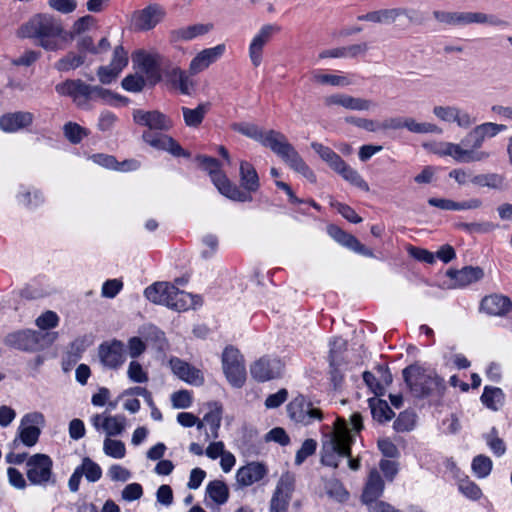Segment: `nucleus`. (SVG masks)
<instances>
[{"label":"nucleus","instance_id":"obj_6","mask_svg":"<svg viewBox=\"0 0 512 512\" xmlns=\"http://www.w3.org/2000/svg\"><path fill=\"white\" fill-rule=\"evenodd\" d=\"M196 160L199 166L209 173L213 184L223 196L238 202L252 201L251 195L243 192L220 170V164L216 158L199 155Z\"/></svg>","mask_w":512,"mask_h":512},{"label":"nucleus","instance_id":"obj_22","mask_svg":"<svg viewBox=\"0 0 512 512\" xmlns=\"http://www.w3.org/2000/svg\"><path fill=\"white\" fill-rule=\"evenodd\" d=\"M133 118L135 122L140 125L147 126L151 130L154 129L168 131L173 126L172 120L157 110L148 112L143 110H135L133 113Z\"/></svg>","mask_w":512,"mask_h":512},{"label":"nucleus","instance_id":"obj_20","mask_svg":"<svg viewBox=\"0 0 512 512\" xmlns=\"http://www.w3.org/2000/svg\"><path fill=\"white\" fill-rule=\"evenodd\" d=\"M91 423L96 430H103L107 437L122 434L126 427L124 415H108L106 413L95 414L91 417Z\"/></svg>","mask_w":512,"mask_h":512},{"label":"nucleus","instance_id":"obj_52","mask_svg":"<svg viewBox=\"0 0 512 512\" xmlns=\"http://www.w3.org/2000/svg\"><path fill=\"white\" fill-rule=\"evenodd\" d=\"M147 79L144 76L138 74H129L122 80V87L129 92H140Z\"/></svg>","mask_w":512,"mask_h":512},{"label":"nucleus","instance_id":"obj_41","mask_svg":"<svg viewBox=\"0 0 512 512\" xmlns=\"http://www.w3.org/2000/svg\"><path fill=\"white\" fill-rule=\"evenodd\" d=\"M504 393L500 388L486 386L481 400L483 404L494 411H497L504 403Z\"/></svg>","mask_w":512,"mask_h":512},{"label":"nucleus","instance_id":"obj_31","mask_svg":"<svg viewBox=\"0 0 512 512\" xmlns=\"http://www.w3.org/2000/svg\"><path fill=\"white\" fill-rule=\"evenodd\" d=\"M481 309L490 315H504L512 309V302L506 296L494 294L482 299Z\"/></svg>","mask_w":512,"mask_h":512},{"label":"nucleus","instance_id":"obj_15","mask_svg":"<svg viewBox=\"0 0 512 512\" xmlns=\"http://www.w3.org/2000/svg\"><path fill=\"white\" fill-rule=\"evenodd\" d=\"M58 94L69 96L80 108H85L90 101V85L81 79H68L55 86Z\"/></svg>","mask_w":512,"mask_h":512},{"label":"nucleus","instance_id":"obj_33","mask_svg":"<svg viewBox=\"0 0 512 512\" xmlns=\"http://www.w3.org/2000/svg\"><path fill=\"white\" fill-rule=\"evenodd\" d=\"M138 333L144 339L145 343L150 344L153 348L158 351H164L167 347V340L165 333L153 324L142 325Z\"/></svg>","mask_w":512,"mask_h":512},{"label":"nucleus","instance_id":"obj_5","mask_svg":"<svg viewBox=\"0 0 512 512\" xmlns=\"http://www.w3.org/2000/svg\"><path fill=\"white\" fill-rule=\"evenodd\" d=\"M144 295L149 301L165 305L176 311H187L192 302L190 293L179 290L174 284L168 282H156L148 286Z\"/></svg>","mask_w":512,"mask_h":512},{"label":"nucleus","instance_id":"obj_48","mask_svg":"<svg viewBox=\"0 0 512 512\" xmlns=\"http://www.w3.org/2000/svg\"><path fill=\"white\" fill-rule=\"evenodd\" d=\"M326 493L339 502H344L348 499L349 493L343 485L336 479H332L325 484Z\"/></svg>","mask_w":512,"mask_h":512},{"label":"nucleus","instance_id":"obj_7","mask_svg":"<svg viewBox=\"0 0 512 512\" xmlns=\"http://www.w3.org/2000/svg\"><path fill=\"white\" fill-rule=\"evenodd\" d=\"M57 337L56 333L34 330H22L9 333L4 343L14 349L23 351H39L51 345Z\"/></svg>","mask_w":512,"mask_h":512},{"label":"nucleus","instance_id":"obj_2","mask_svg":"<svg viewBox=\"0 0 512 512\" xmlns=\"http://www.w3.org/2000/svg\"><path fill=\"white\" fill-rule=\"evenodd\" d=\"M402 375L410 393L416 398L441 395L445 390V382L441 377L417 364L407 366L403 369Z\"/></svg>","mask_w":512,"mask_h":512},{"label":"nucleus","instance_id":"obj_29","mask_svg":"<svg viewBox=\"0 0 512 512\" xmlns=\"http://www.w3.org/2000/svg\"><path fill=\"white\" fill-rule=\"evenodd\" d=\"M165 16V10L158 4H151L144 8L137 17V26L142 30L154 28Z\"/></svg>","mask_w":512,"mask_h":512},{"label":"nucleus","instance_id":"obj_16","mask_svg":"<svg viewBox=\"0 0 512 512\" xmlns=\"http://www.w3.org/2000/svg\"><path fill=\"white\" fill-rule=\"evenodd\" d=\"M207 406L209 410L204 414L202 420L194 416V425H197L199 433H204L206 440L218 437L222 413L221 406L216 402L209 403Z\"/></svg>","mask_w":512,"mask_h":512},{"label":"nucleus","instance_id":"obj_35","mask_svg":"<svg viewBox=\"0 0 512 512\" xmlns=\"http://www.w3.org/2000/svg\"><path fill=\"white\" fill-rule=\"evenodd\" d=\"M472 23L490 24L492 26H507L508 22L495 15H488L481 12H461V25Z\"/></svg>","mask_w":512,"mask_h":512},{"label":"nucleus","instance_id":"obj_9","mask_svg":"<svg viewBox=\"0 0 512 512\" xmlns=\"http://www.w3.org/2000/svg\"><path fill=\"white\" fill-rule=\"evenodd\" d=\"M286 409L292 421L304 426L311 425L315 421L321 422L324 418L322 410L302 394L290 401Z\"/></svg>","mask_w":512,"mask_h":512},{"label":"nucleus","instance_id":"obj_17","mask_svg":"<svg viewBox=\"0 0 512 512\" xmlns=\"http://www.w3.org/2000/svg\"><path fill=\"white\" fill-rule=\"evenodd\" d=\"M438 153L444 156H451L459 163L479 162L490 156L488 152L477 151V149L472 147L470 149H463L460 144L454 143H443Z\"/></svg>","mask_w":512,"mask_h":512},{"label":"nucleus","instance_id":"obj_61","mask_svg":"<svg viewBox=\"0 0 512 512\" xmlns=\"http://www.w3.org/2000/svg\"><path fill=\"white\" fill-rule=\"evenodd\" d=\"M312 78L317 83L330 84L333 86H345L349 83L346 77L331 74L314 73Z\"/></svg>","mask_w":512,"mask_h":512},{"label":"nucleus","instance_id":"obj_18","mask_svg":"<svg viewBox=\"0 0 512 512\" xmlns=\"http://www.w3.org/2000/svg\"><path fill=\"white\" fill-rule=\"evenodd\" d=\"M282 363L277 358L262 357L250 367L251 376L258 382L278 378L282 372Z\"/></svg>","mask_w":512,"mask_h":512},{"label":"nucleus","instance_id":"obj_60","mask_svg":"<svg viewBox=\"0 0 512 512\" xmlns=\"http://www.w3.org/2000/svg\"><path fill=\"white\" fill-rule=\"evenodd\" d=\"M94 18L90 15H86L78 19L72 26L71 37L75 38L84 34L92 27Z\"/></svg>","mask_w":512,"mask_h":512},{"label":"nucleus","instance_id":"obj_28","mask_svg":"<svg viewBox=\"0 0 512 512\" xmlns=\"http://www.w3.org/2000/svg\"><path fill=\"white\" fill-rule=\"evenodd\" d=\"M226 51L225 44H218L212 48H206L197 53L194 56V74L200 72L213 63H215L218 59H220Z\"/></svg>","mask_w":512,"mask_h":512},{"label":"nucleus","instance_id":"obj_38","mask_svg":"<svg viewBox=\"0 0 512 512\" xmlns=\"http://www.w3.org/2000/svg\"><path fill=\"white\" fill-rule=\"evenodd\" d=\"M398 11L397 8L391 9H381L377 11H372L364 15L358 16V20L360 21H370L374 23H385L390 24L394 23L398 19Z\"/></svg>","mask_w":512,"mask_h":512},{"label":"nucleus","instance_id":"obj_55","mask_svg":"<svg viewBox=\"0 0 512 512\" xmlns=\"http://www.w3.org/2000/svg\"><path fill=\"white\" fill-rule=\"evenodd\" d=\"M170 366L175 375H177L180 379L185 380L190 383L191 371L188 363L178 359L172 358L170 360Z\"/></svg>","mask_w":512,"mask_h":512},{"label":"nucleus","instance_id":"obj_51","mask_svg":"<svg viewBox=\"0 0 512 512\" xmlns=\"http://www.w3.org/2000/svg\"><path fill=\"white\" fill-rule=\"evenodd\" d=\"M472 469L478 477L484 478L491 472L492 461L487 456L478 455L473 459Z\"/></svg>","mask_w":512,"mask_h":512},{"label":"nucleus","instance_id":"obj_23","mask_svg":"<svg viewBox=\"0 0 512 512\" xmlns=\"http://www.w3.org/2000/svg\"><path fill=\"white\" fill-rule=\"evenodd\" d=\"M34 115L27 111L7 113L0 117V129L4 132H16L32 124Z\"/></svg>","mask_w":512,"mask_h":512},{"label":"nucleus","instance_id":"obj_42","mask_svg":"<svg viewBox=\"0 0 512 512\" xmlns=\"http://www.w3.org/2000/svg\"><path fill=\"white\" fill-rule=\"evenodd\" d=\"M311 147L320 156V158L323 161H325L330 166V168L333 169L334 171L344 161L331 148L324 146L321 143L313 142V143H311Z\"/></svg>","mask_w":512,"mask_h":512},{"label":"nucleus","instance_id":"obj_43","mask_svg":"<svg viewBox=\"0 0 512 512\" xmlns=\"http://www.w3.org/2000/svg\"><path fill=\"white\" fill-rule=\"evenodd\" d=\"M85 59L86 56L81 52L79 54L69 52L56 62L55 68L60 72L74 70L82 66L85 63Z\"/></svg>","mask_w":512,"mask_h":512},{"label":"nucleus","instance_id":"obj_30","mask_svg":"<svg viewBox=\"0 0 512 512\" xmlns=\"http://www.w3.org/2000/svg\"><path fill=\"white\" fill-rule=\"evenodd\" d=\"M446 275L458 286H466L483 278L484 272L480 267L466 266L461 270L449 269Z\"/></svg>","mask_w":512,"mask_h":512},{"label":"nucleus","instance_id":"obj_34","mask_svg":"<svg viewBox=\"0 0 512 512\" xmlns=\"http://www.w3.org/2000/svg\"><path fill=\"white\" fill-rule=\"evenodd\" d=\"M240 184L244 188V192L250 195L251 192H256L260 187L259 177L254 166L247 162L241 161L240 163Z\"/></svg>","mask_w":512,"mask_h":512},{"label":"nucleus","instance_id":"obj_57","mask_svg":"<svg viewBox=\"0 0 512 512\" xmlns=\"http://www.w3.org/2000/svg\"><path fill=\"white\" fill-rule=\"evenodd\" d=\"M128 64V55L122 46H117L114 49L113 57L110 62V66L114 68V70L118 73L127 66Z\"/></svg>","mask_w":512,"mask_h":512},{"label":"nucleus","instance_id":"obj_64","mask_svg":"<svg viewBox=\"0 0 512 512\" xmlns=\"http://www.w3.org/2000/svg\"><path fill=\"white\" fill-rule=\"evenodd\" d=\"M129 356L133 359L141 356L146 350V343L141 337H131L127 342Z\"/></svg>","mask_w":512,"mask_h":512},{"label":"nucleus","instance_id":"obj_27","mask_svg":"<svg viewBox=\"0 0 512 512\" xmlns=\"http://www.w3.org/2000/svg\"><path fill=\"white\" fill-rule=\"evenodd\" d=\"M326 105H340L349 110L366 111L374 104L371 100L352 97L345 94H336L326 98Z\"/></svg>","mask_w":512,"mask_h":512},{"label":"nucleus","instance_id":"obj_50","mask_svg":"<svg viewBox=\"0 0 512 512\" xmlns=\"http://www.w3.org/2000/svg\"><path fill=\"white\" fill-rule=\"evenodd\" d=\"M457 227L468 233L485 234L489 233L497 228V225L492 222H472V223H459Z\"/></svg>","mask_w":512,"mask_h":512},{"label":"nucleus","instance_id":"obj_44","mask_svg":"<svg viewBox=\"0 0 512 512\" xmlns=\"http://www.w3.org/2000/svg\"><path fill=\"white\" fill-rule=\"evenodd\" d=\"M77 468L89 482H96L102 476L101 467L89 457L83 458L81 465L77 466Z\"/></svg>","mask_w":512,"mask_h":512},{"label":"nucleus","instance_id":"obj_8","mask_svg":"<svg viewBox=\"0 0 512 512\" xmlns=\"http://www.w3.org/2000/svg\"><path fill=\"white\" fill-rule=\"evenodd\" d=\"M26 476L31 485L47 487L56 484L53 461L47 454L36 453L26 461Z\"/></svg>","mask_w":512,"mask_h":512},{"label":"nucleus","instance_id":"obj_37","mask_svg":"<svg viewBox=\"0 0 512 512\" xmlns=\"http://www.w3.org/2000/svg\"><path fill=\"white\" fill-rule=\"evenodd\" d=\"M206 496L216 505H223L228 501L229 488L221 480H213L206 487Z\"/></svg>","mask_w":512,"mask_h":512},{"label":"nucleus","instance_id":"obj_54","mask_svg":"<svg viewBox=\"0 0 512 512\" xmlns=\"http://www.w3.org/2000/svg\"><path fill=\"white\" fill-rule=\"evenodd\" d=\"M316 448L317 442L314 439H306L296 453L295 464L301 465L309 456L315 453Z\"/></svg>","mask_w":512,"mask_h":512},{"label":"nucleus","instance_id":"obj_59","mask_svg":"<svg viewBox=\"0 0 512 512\" xmlns=\"http://www.w3.org/2000/svg\"><path fill=\"white\" fill-rule=\"evenodd\" d=\"M433 17L440 23L446 25H461V12H446L435 10Z\"/></svg>","mask_w":512,"mask_h":512},{"label":"nucleus","instance_id":"obj_25","mask_svg":"<svg viewBox=\"0 0 512 512\" xmlns=\"http://www.w3.org/2000/svg\"><path fill=\"white\" fill-rule=\"evenodd\" d=\"M266 474L267 469L264 464L251 462L238 469L236 481L238 485L246 487L262 480Z\"/></svg>","mask_w":512,"mask_h":512},{"label":"nucleus","instance_id":"obj_46","mask_svg":"<svg viewBox=\"0 0 512 512\" xmlns=\"http://www.w3.org/2000/svg\"><path fill=\"white\" fill-rule=\"evenodd\" d=\"M103 451L107 456L115 459H122L126 454L125 444L120 440H114L110 437L104 440Z\"/></svg>","mask_w":512,"mask_h":512},{"label":"nucleus","instance_id":"obj_58","mask_svg":"<svg viewBox=\"0 0 512 512\" xmlns=\"http://www.w3.org/2000/svg\"><path fill=\"white\" fill-rule=\"evenodd\" d=\"M127 374L129 379L135 383H145L148 381L147 373L137 361H131L129 363Z\"/></svg>","mask_w":512,"mask_h":512},{"label":"nucleus","instance_id":"obj_45","mask_svg":"<svg viewBox=\"0 0 512 512\" xmlns=\"http://www.w3.org/2000/svg\"><path fill=\"white\" fill-rule=\"evenodd\" d=\"M218 248V239L213 234H206L202 236L198 243V253L201 258L208 259L215 254Z\"/></svg>","mask_w":512,"mask_h":512},{"label":"nucleus","instance_id":"obj_10","mask_svg":"<svg viewBox=\"0 0 512 512\" xmlns=\"http://www.w3.org/2000/svg\"><path fill=\"white\" fill-rule=\"evenodd\" d=\"M222 365L224 374L229 383L234 387H242L246 380V370L243 357L239 350L233 346H227L222 353Z\"/></svg>","mask_w":512,"mask_h":512},{"label":"nucleus","instance_id":"obj_32","mask_svg":"<svg viewBox=\"0 0 512 512\" xmlns=\"http://www.w3.org/2000/svg\"><path fill=\"white\" fill-rule=\"evenodd\" d=\"M231 128H232V130L259 142L265 148H266V143H267L266 139H269L270 137H272L270 133L276 132V130H274V129L265 131L256 124L244 123V122L233 123L231 125Z\"/></svg>","mask_w":512,"mask_h":512},{"label":"nucleus","instance_id":"obj_40","mask_svg":"<svg viewBox=\"0 0 512 512\" xmlns=\"http://www.w3.org/2000/svg\"><path fill=\"white\" fill-rule=\"evenodd\" d=\"M335 172L340 174L346 181L356 186L357 188L364 191L369 190L367 182L361 177V175L356 170L350 167L345 161H343L341 165H339Z\"/></svg>","mask_w":512,"mask_h":512},{"label":"nucleus","instance_id":"obj_12","mask_svg":"<svg viewBox=\"0 0 512 512\" xmlns=\"http://www.w3.org/2000/svg\"><path fill=\"white\" fill-rule=\"evenodd\" d=\"M295 482L294 474L286 472L281 475L270 501V512H287Z\"/></svg>","mask_w":512,"mask_h":512},{"label":"nucleus","instance_id":"obj_36","mask_svg":"<svg viewBox=\"0 0 512 512\" xmlns=\"http://www.w3.org/2000/svg\"><path fill=\"white\" fill-rule=\"evenodd\" d=\"M470 181L480 187H488L495 190H505L508 185L504 175L497 173L479 174L470 178Z\"/></svg>","mask_w":512,"mask_h":512},{"label":"nucleus","instance_id":"obj_26","mask_svg":"<svg viewBox=\"0 0 512 512\" xmlns=\"http://www.w3.org/2000/svg\"><path fill=\"white\" fill-rule=\"evenodd\" d=\"M383 490L384 481L377 469L373 468L369 472L368 479L362 493V501L370 507L382 495Z\"/></svg>","mask_w":512,"mask_h":512},{"label":"nucleus","instance_id":"obj_63","mask_svg":"<svg viewBox=\"0 0 512 512\" xmlns=\"http://www.w3.org/2000/svg\"><path fill=\"white\" fill-rule=\"evenodd\" d=\"M35 322H36V325L41 330H47V329L54 328V327H56L58 325L59 317L53 311H46L45 313L41 314L36 319Z\"/></svg>","mask_w":512,"mask_h":512},{"label":"nucleus","instance_id":"obj_47","mask_svg":"<svg viewBox=\"0 0 512 512\" xmlns=\"http://www.w3.org/2000/svg\"><path fill=\"white\" fill-rule=\"evenodd\" d=\"M328 233L334 240L349 249H352L353 245L356 243L357 238L355 236L345 232L338 226L330 225L328 227Z\"/></svg>","mask_w":512,"mask_h":512},{"label":"nucleus","instance_id":"obj_24","mask_svg":"<svg viewBox=\"0 0 512 512\" xmlns=\"http://www.w3.org/2000/svg\"><path fill=\"white\" fill-rule=\"evenodd\" d=\"M330 345V377L334 388L337 389L343 381V375L339 369V366L341 365L340 353L346 349V342L340 338H336L331 342Z\"/></svg>","mask_w":512,"mask_h":512},{"label":"nucleus","instance_id":"obj_39","mask_svg":"<svg viewBox=\"0 0 512 512\" xmlns=\"http://www.w3.org/2000/svg\"><path fill=\"white\" fill-rule=\"evenodd\" d=\"M369 406L373 418L380 423L391 420L395 415L385 400L372 398L369 400Z\"/></svg>","mask_w":512,"mask_h":512},{"label":"nucleus","instance_id":"obj_4","mask_svg":"<svg viewBox=\"0 0 512 512\" xmlns=\"http://www.w3.org/2000/svg\"><path fill=\"white\" fill-rule=\"evenodd\" d=\"M272 137L267 140L266 148H269L292 170L303 175L310 182L316 181L314 172L308 167L303 158L280 131L271 132Z\"/></svg>","mask_w":512,"mask_h":512},{"label":"nucleus","instance_id":"obj_53","mask_svg":"<svg viewBox=\"0 0 512 512\" xmlns=\"http://www.w3.org/2000/svg\"><path fill=\"white\" fill-rule=\"evenodd\" d=\"M63 130L65 137L74 144L79 143L87 135L85 129L74 122L66 123Z\"/></svg>","mask_w":512,"mask_h":512},{"label":"nucleus","instance_id":"obj_14","mask_svg":"<svg viewBox=\"0 0 512 512\" xmlns=\"http://www.w3.org/2000/svg\"><path fill=\"white\" fill-rule=\"evenodd\" d=\"M161 57L157 53L138 51L133 55L134 66L143 73L150 84H155L161 79Z\"/></svg>","mask_w":512,"mask_h":512},{"label":"nucleus","instance_id":"obj_56","mask_svg":"<svg viewBox=\"0 0 512 512\" xmlns=\"http://www.w3.org/2000/svg\"><path fill=\"white\" fill-rule=\"evenodd\" d=\"M459 490L468 498L472 500H478L482 496V491L479 488V486L468 480V479H462L459 481Z\"/></svg>","mask_w":512,"mask_h":512},{"label":"nucleus","instance_id":"obj_19","mask_svg":"<svg viewBox=\"0 0 512 512\" xmlns=\"http://www.w3.org/2000/svg\"><path fill=\"white\" fill-rule=\"evenodd\" d=\"M280 28L276 25H264L258 34L254 36L249 45V58L254 67H259L262 63V54L265 45L270 41L274 32H278Z\"/></svg>","mask_w":512,"mask_h":512},{"label":"nucleus","instance_id":"obj_1","mask_svg":"<svg viewBox=\"0 0 512 512\" xmlns=\"http://www.w3.org/2000/svg\"><path fill=\"white\" fill-rule=\"evenodd\" d=\"M354 438L351 435L346 422L337 418L333 431L325 434L321 445V463L325 466L337 468L342 458L348 457V466L351 470L357 471L360 468V460L351 458V446Z\"/></svg>","mask_w":512,"mask_h":512},{"label":"nucleus","instance_id":"obj_13","mask_svg":"<svg viewBox=\"0 0 512 512\" xmlns=\"http://www.w3.org/2000/svg\"><path fill=\"white\" fill-rule=\"evenodd\" d=\"M98 356L104 367L116 370L126 361L125 344L117 339L105 341L98 347Z\"/></svg>","mask_w":512,"mask_h":512},{"label":"nucleus","instance_id":"obj_3","mask_svg":"<svg viewBox=\"0 0 512 512\" xmlns=\"http://www.w3.org/2000/svg\"><path fill=\"white\" fill-rule=\"evenodd\" d=\"M20 33L23 37L36 39L37 43L46 50H56L62 27L53 17L39 14L23 25Z\"/></svg>","mask_w":512,"mask_h":512},{"label":"nucleus","instance_id":"obj_49","mask_svg":"<svg viewBox=\"0 0 512 512\" xmlns=\"http://www.w3.org/2000/svg\"><path fill=\"white\" fill-rule=\"evenodd\" d=\"M416 421L415 413L411 411H404L399 414L397 419L394 421V429L397 432H406L414 428Z\"/></svg>","mask_w":512,"mask_h":512},{"label":"nucleus","instance_id":"obj_21","mask_svg":"<svg viewBox=\"0 0 512 512\" xmlns=\"http://www.w3.org/2000/svg\"><path fill=\"white\" fill-rule=\"evenodd\" d=\"M143 139L151 147L167 151L175 157H189L190 155L188 151H185L178 142L168 135L145 132Z\"/></svg>","mask_w":512,"mask_h":512},{"label":"nucleus","instance_id":"obj_11","mask_svg":"<svg viewBox=\"0 0 512 512\" xmlns=\"http://www.w3.org/2000/svg\"><path fill=\"white\" fill-rule=\"evenodd\" d=\"M45 425V418L41 412L25 414L18 428L19 440L27 447H33L39 440L41 427Z\"/></svg>","mask_w":512,"mask_h":512},{"label":"nucleus","instance_id":"obj_62","mask_svg":"<svg viewBox=\"0 0 512 512\" xmlns=\"http://www.w3.org/2000/svg\"><path fill=\"white\" fill-rule=\"evenodd\" d=\"M173 86L178 88L182 94L190 93V79L188 75H185L181 70H175L171 79Z\"/></svg>","mask_w":512,"mask_h":512}]
</instances>
